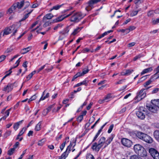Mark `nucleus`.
Here are the masks:
<instances>
[{"label": "nucleus", "instance_id": "48", "mask_svg": "<svg viewBox=\"0 0 159 159\" xmlns=\"http://www.w3.org/2000/svg\"><path fill=\"white\" fill-rule=\"evenodd\" d=\"M143 56L141 54H139L137 56H136L134 58L133 60L134 61H135L138 59L140 58L141 57H142Z\"/></svg>", "mask_w": 159, "mask_h": 159}, {"label": "nucleus", "instance_id": "12", "mask_svg": "<svg viewBox=\"0 0 159 159\" xmlns=\"http://www.w3.org/2000/svg\"><path fill=\"white\" fill-rule=\"evenodd\" d=\"M99 2V0H90L88 2V6L85 8L88 11L91 10L93 7V5Z\"/></svg>", "mask_w": 159, "mask_h": 159}, {"label": "nucleus", "instance_id": "47", "mask_svg": "<svg viewBox=\"0 0 159 159\" xmlns=\"http://www.w3.org/2000/svg\"><path fill=\"white\" fill-rule=\"evenodd\" d=\"M63 26V25L61 24H59L58 25H56V26H55L54 28V30H57L58 28H61Z\"/></svg>", "mask_w": 159, "mask_h": 159}, {"label": "nucleus", "instance_id": "27", "mask_svg": "<svg viewBox=\"0 0 159 159\" xmlns=\"http://www.w3.org/2000/svg\"><path fill=\"white\" fill-rule=\"evenodd\" d=\"M134 71L133 70L131 69H127L125 70V72H123L124 74L122 75H130L131 73Z\"/></svg>", "mask_w": 159, "mask_h": 159}, {"label": "nucleus", "instance_id": "36", "mask_svg": "<svg viewBox=\"0 0 159 159\" xmlns=\"http://www.w3.org/2000/svg\"><path fill=\"white\" fill-rule=\"evenodd\" d=\"M139 12V11H132L130 13V16L131 17L134 16L136 15L138 12Z\"/></svg>", "mask_w": 159, "mask_h": 159}, {"label": "nucleus", "instance_id": "39", "mask_svg": "<svg viewBox=\"0 0 159 159\" xmlns=\"http://www.w3.org/2000/svg\"><path fill=\"white\" fill-rule=\"evenodd\" d=\"M26 129L27 128L26 127L23 128L21 130L20 132V133L18 134V136H21L24 133V132H25Z\"/></svg>", "mask_w": 159, "mask_h": 159}, {"label": "nucleus", "instance_id": "32", "mask_svg": "<svg viewBox=\"0 0 159 159\" xmlns=\"http://www.w3.org/2000/svg\"><path fill=\"white\" fill-rule=\"evenodd\" d=\"M69 31V30L68 28L65 29L63 31L60 32V33L61 34H62L65 35L67 34Z\"/></svg>", "mask_w": 159, "mask_h": 159}, {"label": "nucleus", "instance_id": "40", "mask_svg": "<svg viewBox=\"0 0 159 159\" xmlns=\"http://www.w3.org/2000/svg\"><path fill=\"white\" fill-rule=\"evenodd\" d=\"M102 131H101V130H99L98 131V133H97L96 134L94 138V139L93 140V142H94L96 139H97V138L98 137V136L99 135V134H100V133Z\"/></svg>", "mask_w": 159, "mask_h": 159}, {"label": "nucleus", "instance_id": "59", "mask_svg": "<svg viewBox=\"0 0 159 159\" xmlns=\"http://www.w3.org/2000/svg\"><path fill=\"white\" fill-rule=\"evenodd\" d=\"M125 81V80H119V81L115 83L116 84H121L123 83V82Z\"/></svg>", "mask_w": 159, "mask_h": 159}, {"label": "nucleus", "instance_id": "42", "mask_svg": "<svg viewBox=\"0 0 159 159\" xmlns=\"http://www.w3.org/2000/svg\"><path fill=\"white\" fill-rule=\"evenodd\" d=\"M61 106H60L57 107V108H54L52 110V112H56L58 111L61 108Z\"/></svg>", "mask_w": 159, "mask_h": 159}, {"label": "nucleus", "instance_id": "29", "mask_svg": "<svg viewBox=\"0 0 159 159\" xmlns=\"http://www.w3.org/2000/svg\"><path fill=\"white\" fill-rule=\"evenodd\" d=\"M152 81V79H151L147 81L146 82L144 83L143 84V85L144 87H146L148 86L150 84Z\"/></svg>", "mask_w": 159, "mask_h": 159}, {"label": "nucleus", "instance_id": "21", "mask_svg": "<svg viewBox=\"0 0 159 159\" xmlns=\"http://www.w3.org/2000/svg\"><path fill=\"white\" fill-rule=\"evenodd\" d=\"M153 70L152 67H151L146 69H145L143 70L141 73V75H143L145 74L151 72Z\"/></svg>", "mask_w": 159, "mask_h": 159}, {"label": "nucleus", "instance_id": "3", "mask_svg": "<svg viewBox=\"0 0 159 159\" xmlns=\"http://www.w3.org/2000/svg\"><path fill=\"white\" fill-rule=\"evenodd\" d=\"M105 138L104 137H101L99 140L98 144L95 143L93 144L92 147V149L98 152L103 144H105Z\"/></svg>", "mask_w": 159, "mask_h": 159}, {"label": "nucleus", "instance_id": "25", "mask_svg": "<svg viewBox=\"0 0 159 159\" xmlns=\"http://www.w3.org/2000/svg\"><path fill=\"white\" fill-rule=\"evenodd\" d=\"M83 28V27H77L74 29L73 32L71 34V35H75L78 33Z\"/></svg>", "mask_w": 159, "mask_h": 159}, {"label": "nucleus", "instance_id": "18", "mask_svg": "<svg viewBox=\"0 0 159 159\" xmlns=\"http://www.w3.org/2000/svg\"><path fill=\"white\" fill-rule=\"evenodd\" d=\"M21 58V57L17 61L16 63V65L15 66H13V67H12L9 70L10 71L9 73L8 74H7L5 75L3 78L2 79V80H3V79H4L6 77L9 75L11 72V71L12 69L14 68L17 67L19 65V63L20 61V59Z\"/></svg>", "mask_w": 159, "mask_h": 159}, {"label": "nucleus", "instance_id": "10", "mask_svg": "<svg viewBox=\"0 0 159 159\" xmlns=\"http://www.w3.org/2000/svg\"><path fill=\"white\" fill-rule=\"evenodd\" d=\"M149 152L154 159H159V153L156 149L153 148H150Z\"/></svg>", "mask_w": 159, "mask_h": 159}, {"label": "nucleus", "instance_id": "62", "mask_svg": "<svg viewBox=\"0 0 159 159\" xmlns=\"http://www.w3.org/2000/svg\"><path fill=\"white\" fill-rule=\"evenodd\" d=\"M6 57L4 55H2L0 57V62L3 61L5 58Z\"/></svg>", "mask_w": 159, "mask_h": 159}, {"label": "nucleus", "instance_id": "53", "mask_svg": "<svg viewBox=\"0 0 159 159\" xmlns=\"http://www.w3.org/2000/svg\"><path fill=\"white\" fill-rule=\"evenodd\" d=\"M83 119V115H80L77 118V120L79 122H81Z\"/></svg>", "mask_w": 159, "mask_h": 159}, {"label": "nucleus", "instance_id": "41", "mask_svg": "<svg viewBox=\"0 0 159 159\" xmlns=\"http://www.w3.org/2000/svg\"><path fill=\"white\" fill-rule=\"evenodd\" d=\"M45 141V140L44 139H43L42 140L39 141L38 143V145L39 146H42Z\"/></svg>", "mask_w": 159, "mask_h": 159}, {"label": "nucleus", "instance_id": "45", "mask_svg": "<svg viewBox=\"0 0 159 159\" xmlns=\"http://www.w3.org/2000/svg\"><path fill=\"white\" fill-rule=\"evenodd\" d=\"M111 95L110 94H108L104 98V99L105 101L108 102L109 101V99L111 98Z\"/></svg>", "mask_w": 159, "mask_h": 159}, {"label": "nucleus", "instance_id": "4", "mask_svg": "<svg viewBox=\"0 0 159 159\" xmlns=\"http://www.w3.org/2000/svg\"><path fill=\"white\" fill-rule=\"evenodd\" d=\"M17 24L13 25L10 27L4 30V32H2V36L8 35L11 32L13 33V35H15V33L17 32Z\"/></svg>", "mask_w": 159, "mask_h": 159}, {"label": "nucleus", "instance_id": "63", "mask_svg": "<svg viewBox=\"0 0 159 159\" xmlns=\"http://www.w3.org/2000/svg\"><path fill=\"white\" fill-rule=\"evenodd\" d=\"M93 102H90V104L87 107V110H89L90 109V108H91V106L93 105Z\"/></svg>", "mask_w": 159, "mask_h": 159}, {"label": "nucleus", "instance_id": "9", "mask_svg": "<svg viewBox=\"0 0 159 159\" xmlns=\"http://www.w3.org/2000/svg\"><path fill=\"white\" fill-rule=\"evenodd\" d=\"M39 5L37 3L33 4L31 7H29L27 10L25 11V15L22 20H24L27 18L29 15L33 11L32 8H35L37 7Z\"/></svg>", "mask_w": 159, "mask_h": 159}, {"label": "nucleus", "instance_id": "44", "mask_svg": "<svg viewBox=\"0 0 159 159\" xmlns=\"http://www.w3.org/2000/svg\"><path fill=\"white\" fill-rule=\"evenodd\" d=\"M130 159H142L140 157L136 155L131 156Z\"/></svg>", "mask_w": 159, "mask_h": 159}, {"label": "nucleus", "instance_id": "49", "mask_svg": "<svg viewBox=\"0 0 159 159\" xmlns=\"http://www.w3.org/2000/svg\"><path fill=\"white\" fill-rule=\"evenodd\" d=\"M66 142H64L60 146V148L61 151H62L65 146Z\"/></svg>", "mask_w": 159, "mask_h": 159}, {"label": "nucleus", "instance_id": "15", "mask_svg": "<svg viewBox=\"0 0 159 159\" xmlns=\"http://www.w3.org/2000/svg\"><path fill=\"white\" fill-rule=\"evenodd\" d=\"M151 102L152 104L149 107V110L153 113H156L157 111L158 107L153 101H152Z\"/></svg>", "mask_w": 159, "mask_h": 159}, {"label": "nucleus", "instance_id": "24", "mask_svg": "<svg viewBox=\"0 0 159 159\" xmlns=\"http://www.w3.org/2000/svg\"><path fill=\"white\" fill-rule=\"evenodd\" d=\"M23 121V120H21L14 124L13 128L15 130H16L18 129L19 125L22 123Z\"/></svg>", "mask_w": 159, "mask_h": 159}, {"label": "nucleus", "instance_id": "6", "mask_svg": "<svg viewBox=\"0 0 159 159\" xmlns=\"http://www.w3.org/2000/svg\"><path fill=\"white\" fill-rule=\"evenodd\" d=\"M14 4L16 8H17L18 9H21L24 7L22 9L23 10L26 9L30 5V3L29 2H25L24 0L17 2Z\"/></svg>", "mask_w": 159, "mask_h": 159}, {"label": "nucleus", "instance_id": "57", "mask_svg": "<svg viewBox=\"0 0 159 159\" xmlns=\"http://www.w3.org/2000/svg\"><path fill=\"white\" fill-rule=\"evenodd\" d=\"M45 22V23L43 25V26L44 27H47V26L51 24V23L49 22V21H46Z\"/></svg>", "mask_w": 159, "mask_h": 159}, {"label": "nucleus", "instance_id": "46", "mask_svg": "<svg viewBox=\"0 0 159 159\" xmlns=\"http://www.w3.org/2000/svg\"><path fill=\"white\" fill-rule=\"evenodd\" d=\"M37 98V96H36V95H34L32 96L29 99V100L28 102V103H30V102L31 101H32L35 99H36Z\"/></svg>", "mask_w": 159, "mask_h": 159}, {"label": "nucleus", "instance_id": "7", "mask_svg": "<svg viewBox=\"0 0 159 159\" xmlns=\"http://www.w3.org/2000/svg\"><path fill=\"white\" fill-rule=\"evenodd\" d=\"M147 114V110L144 107H140L138 111L136 112L137 116L140 119L143 120L145 118V115Z\"/></svg>", "mask_w": 159, "mask_h": 159}, {"label": "nucleus", "instance_id": "31", "mask_svg": "<svg viewBox=\"0 0 159 159\" xmlns=\"http://www.w3.org/2000/svg\"><path fill=\"white\" fill-rule=\"evenodd\" d=\"M41 122H39L36 126L35 129L36 131H38L41 129Z\"/></svg>", "mask_w": 159, "mask_h": 159}, {"label": "nucleus", "instance_id": "8", "mask_svg": "<svg viewBox=\"0 0 159 159\" xmlns=\"http://www.w3.org/2000/svg\"><path fill=\"white\" fill-rule=\"evenodd\" d=\"M85 16L84 14L81 12H78L73 15L70 18L71 21L78 22Z\"/></svg>", "mask_w": 159, "mask_h": 159}, {"label": "nucleus", "instance_id": "55", "mask_svg": "<svg viewBox=\"0 0 159 159\" xmlns=\"http://www.w3.org/2000/svg\"><path fill=\"white\" fill-rule=\"evenodd\" d=\"M46 66V64L42 66L41 67H40L37 70V72L38 73H39L40 71H41V70H43L45 67Z\"/></svg>", "mask_w": 159, "mask_h": 159}, {"label": "nucleus", "instance_id": "51", "mask_svg": "<svg viewBox=\"0 0 159 159\" xmlns=\"http://www.w3.org/2000/svg\"><path fill=\"white\" fill-rule=\"evenodd\" d=\"M54 104H53L51 105H50L45 110H46L47 111H48V112H49L51 111V109L54 107Z\"/></svg>", "mask_w": 159, "mask_h": 159}, {"label": "nucleus", "instance_id": "11", "mask_svg": "<svg viewBox=\"0 0 159 159\" xmlns=\"http://www.w3.org/2000/svg\"><path fill=\"white\" fill-rule=\"evenodd\" d=\"M74 11H72L70 12L69 14L66 15H61L55 19L53 20V21L55 22H58L61 21L62 20L68 17L69 16H70L73 13Z\"/></svg>", "mask_w": 159, "mask_h": 159}, {"label": "nucleus", "instance_id": "58", "mask_svg": "<svg viewBox=\"0 0 159 159\" xmlns=\"http://www.w3.org/2000/svg\"><path fill=\"white\" fill-rule=\"evenodd\" d=\"M26 151V149H25V150L24 151H23L20 157L19 158V159H22V158L23 157V156L25 154V153Z\"/></svg>", "mask_w": 159, "mask_h": 159}, {"label": "nucleus", "instance_id": "38", "mask_svg": "<svg viewBox=\"0 0 159 159\" xmlns=\"http://www.w3.org/2000/svg\"><path fill=\"white\" fill-rule=\"evenodd\" d=\"M154 13H155V11L151 10L148 13L147 15L148 16L151 17L153 16Z\"/></svg>", "mask_w": 159, "mask_h": 159}, {"label": "nucleus", "instance_id": "22", "mask_svg": "<svg viewBox=\"0 0 159 159\" xmlns=\"http://www.w3.org/2000/svg\"><path fill=\"white\" fill-rule=\"evenodd\" d=\"M87 78H86L83 81L78 83L75 86V87H79L82 85H84L86 86H87L88 85V83L89 82V81L87 80Z\"/></svg>", "mask_w": 159, "mask_h": 159}, {"label": "nucleus", "instance_id": "13", "mask_svg": "<svg viewBox=\"0 0 159 159\" xmlns=\"http://www.w3.org/2000/svg\"><path fill=\"white\" fill-rule=\"evenodd\" d=\"M121 142L124 146L127 147H130L132 144V142L130 140L126 138L122 139Z\"/></svg>", "mask_w": 159, "mask_h": 159}, {"label": "nucleus", "instance_id": "1", "mask_svg": "<svg viewBox=\"0 0 159 159\" xmlns=\"http://www.w3.org/2000/svg\"><path fill=\"white\" fill-rule=\"evenodd\" d=\"M134 149L137 154L142 157H146L147 155L146 150L143 147L139 144L135 145Z\"/></svg>", "mask_w": 159, "mask_h": 159}, {"label": "nucleus", "instance_id": "5", "mask_svg": "<svg viewBox=\"0 0 159 159\" xmlns=\"http://www.w3.org/2000/svg\"><path fill=\"white\" fill-rule=\"evenodd\" d=\"M76 139H73L72 141H70V145L68 146L65 152L62 154L61 156L59 157L58 159H65L66 158L68 155V153H67L68 150H69V152L70 151V146H73V147L74 148L76 145Z\"/></svg>", "mask_w": 159, "mask_h": 159}, {"label": "nucleus", "instance_id": "16", "mask_svg": "<svg viewBox=\"0 0 159 159\" xmlns=\"http://www.w3.org/2000/svg\"><path fill=\"white\" fill-rule=\"evenodd\" d=\"M13 84L9 83L7 85L4 87L2 89V90L9 93L13 89Z\"/></svg>", "mask_w": 159, "mask_h": 159}, {"label": "nucleus", "instance_id": "30", "mask_svg": "<svg viewBox=\"0 0 159 159\" xmlns=\"http://www.w3.org/2000/svg\"><path fill=\"white\" fill-rule=\"evenodd\" d=\"M62 6V5H57L55 6H53L52 7V8L50 9V11H51L53 10H58Z\"/></svg>", "mask_w": 159, "mask_h": 159}, {"label": "nucleus", "instance_id": "34", "mask_svg": "<svg viewBox=\"0 0 159 159\" xmlns=\"http://www.w3.org/2000/svg\"><path fill=\"white\" fill-rule=\"evenodd\" d=\"M89 71V70L88 69V67H87L85 69H84L83 70V72H81V75L83 76L84 75L87 74Z\"/></svg>", "mask_w": 159, "mask_h": 159}, {"label": "nucleus", "instance_id": "37", "mask_svg": "<svg viewBox=\"0 0 159 159\" xmlns=\"http://www.w3.org/2000/svg\"><path fill=\"white\" fill-rule=\"evenodd\" d=\"M15 150L14 148H11L8 151V154L10 156L12 155L14 152Z\"/></svg>", "mask_w": 159, "mask_h": 159}, {"label": "nucleus", "instance_id": "14", "mask_svg": "<svg viewBox=\"0 0 159 159\" xmlns=\"http://www.w3.org/2000/svg\"><path fill=\"white\" fill-rule=\"evenodd\" d=\"M144 89H141L138 93L136 98L138 100H141L144 98L146 96V93L144 91Z\"/></svg>", "mask_w": 159, "mask_h": 159}, {"label": "nucleus", "instance_id": "54", "mask_svg": "<svg viewBox=\"0 0 159 159\" xmlns=\"http://www.w3.org/2000/svg\"><path fill=\"white\" fill-rule=\"evenodd\" d=\"M53 67L52 66H51L49 68H47L45 69V70L48 72L51 71L53 69Z\"/></svg>", "mask_w": 159, "mask_h": 159}, {"label": "nucleus", "instance_id": "61", "mask_svg": "<svg viewBox=\"0 0 159 159\" xmlns=\"http://www.w3.org/2000/svg\"><path fill=\"white\" fill-rule=\"evenodd\" d=\"M135 44V42H132L128 44V46L129 47H130L134 46Z\"/></svg>", "mask_w": 159, "mask_h": 159}, {"label": "nucleus", "instance_id": "28", "mask_svg": "<svg viewBox=\"0 0 159 159\" xmlns=\"http://www.w3.org/2000/svg\"><path fill=\"white\" fill-rule=\"evenodd\" d=\"M153 135L155 138L159 141V131H155Z\"/></svg>", "mask_w": 159, "mask_h": 159}, {"label": "nucleus", "instance_id": "35", "mask_svg": "<svg viewBox=\"0 0 159 159\" xmlns=\"http://www.w3.org/2000/svg\"><path fill=\"white\" fill-rule=\"evenodd\" d=\"M82 76L81 74V72H79L77 73L74 76L73 78L72 79V81H73L75 79H76L78 77Z\"/></svg>", "mask_w": 159, "mask_h": 159}, {"label": "nucleus", "instance_id": "60", "mask_svg": "<svg viewBox=\"0 0 159 159\" xmlns=\"http://www.w3.org/2000/svg\"><path fill=\"white\" fill-rule=\"evenodd\" d=\"M153 102H154V103H155V104H156L157 107L159 108V99L157 101L154 100Z\"/></svg>", "mask_w": 159, "mask_h": 159}, {"label": "nucleus", "instance_id": "52", "mask_svg": "<svg viewBox=\"0 0 159 159\" xmlns=\"http://www.w3.org/2000/svg\"><path fill=\"white\" fill-rule=\"evenodd\" d=\"M113 125H111L109 128V129H108V133H110L112 131L113 129Z\"/></svg>", "mask_w": 159, "mask_h": 159}, {"label": "nucleus", "instance_id": "50", "mask_svg": "<svg viewBox=\"0 0 159 159\" xmlns=\"http://www.w3.org/2000/svg\"><path fill=\"white\" fill-rule=\"evenodd\" d=\"M90 51V49L87 48H84L81 52L83 53H85L87 52H89Z\"/></svg>", "mask_w": 159, "mask_h": 159}, {"label": "nucleus", "instance_id": "64", "mask_svg": "<svg viewBox=\"0 0 159 159\" xmlns=\"http://www.w3.org/2000/svg\"><path fill=\"white\" fill-rule=\"evenodd\" d=\"M135 29V27L134 26H130L128 29L129 30V31H132L134 30Z\"/></svg>", "mask_w": 159, "mask_h": 159}, {"label": "nucleus", "instance_id": "2", "mask_svg": "<svg viewBox=\"0 0 159 159\" xmlns=\"http://www.w3.org/2000/svg\"><path fill=\"white\" fill-rule=\"evenodd\" d=\"M136 135L139 139L148 143H151L153 142V139L151 137L142 132H138Z\"/></svg>", "mask_w": 159, "mask_h": 159}, {"label": "nucleus", "instance_id": "26", "mask_svg": "<svg viewBox=\"0 0 159 159\" xmlns=\"http://www.w3.org/2000/svg\"><path fill=\"white\" fill-rule=\"evenodd\" d=\"M31 47H28L26 48H23L21 49L20 53L21 54H25L30 50Z\"/></svg>", "mask_w": 159, "mask_h": 159}, {"label": "nucleus", "instance_id": "56", "mask_svg": "<svg viewBox=\"0 0 159 159\" xmlns=\"http://www.w3.org/2000/svg\"><path fill=\"white\" fill-rule=\"evenodd\" d=\"M153 24H156L159 23V18H157L156 20H154L152 21Z\"/></svg>", "mask_w": 159, "mask_h": 159}, {"label": "nucleus", "instance_id": "19", "mask_svg": "<svg viewBox=\"0 0 159 159\" xmlns=\"http://www.w3.org/2000/svg\"><path fill=\"white\" fill-rule=\"evenodd\" d=\"M53 16V15L51 13L47 14L44 16L43 20V22H44L46 21L47 19L50 20L51 19Z\"/></svg>", "mask_w": 159, "mask_h": 159}, {"label": "nucleus", "instance_id": "20", "mask_svg": "<svg viewBox=\"0 0 159 159\" xmlns=\"http://www.w3.org/2000/svg\"><path fill=\"white\" fill-rule=\"evenodd\" d=\"M45 90L43 92L42 94V95L41 97L39 99V102L43 100H45V99L49 97V93H47L46 94V95L45 96Z\"/></svg>", "mask_w": 159, "mask_h": 159}, {"label": "nucleus", "instance_id": "43", "mask_svg": "<svg viewBox=\"0 0 159 159\" xmlns=\"http://www.w3.org/2000/svg\"><path fill=\"white\" fill-rule=\"evenodd\" d=\"M86 159H94V158L92 154H88L86 156Z\"/></svg>", "mask_w": 159, "mask_h": 159}, {"label": "nucleus", "instance_id": "23", "mask_svg": "<svg viewBox=\"0 0 159 159\" xmlns=\"http://www.w3.org/2000/svg\"><path fill=\"white\" fill-rule=\"evenodd\" d=\"M16 8V7L14 5V4H13V5L8 10L7 13L8 14H11L15 10Z\"/></svg>", "mask_w": 159, "mask_h": 159}, {"label": "nucleus", "instance_id": "17", "mask_svg": "<svg viewBox=\"0 0 159 159\" xmlns=\"http://www.w3.org/2000/svg\"><path fill=\"white\" fill-rule=\"evenodd\" d=\"M115 135L114 134H112L111 136L107 139L105 141V145L104 147L105 148L108 145L111 143V142L112 141Z\"/></svg>", "mask_w": 159, "mask_h": 159}, {"label": "nucleus", "instance_id": "33", "mask_svg": "<svg viewBox=\"0 0 159 159\" xmlns=\"http://www.w3.org/2000/svg\"><path fill=\"white\" fill-rule=\"evenodd\" d=\"M155 71L156 72V73L154 75H157L158 76L156 78L158 79L159 78V66L155 69Z\"/></svg>", "mask_w": 159, "mask_h": 159}]
</instances>
